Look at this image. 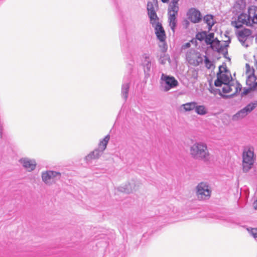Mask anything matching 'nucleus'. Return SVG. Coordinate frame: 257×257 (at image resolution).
<instances>
[{"instance_id": "f257e3e1", "label": "nucleus", "mask_w": 257, "mask_h": 257, "mask_svg": "<svg viewBox=\"0 0 257 257\" xmlns=\"http://www.w3.org/2000/svg\"><path fill=\"white\" fill-rule=\"evenodd\" d=\"M257 25V7L251 6L248 8L247 13H241L236 20L231 22V25L236 29L241 28L243 25L252 26Z\"/></svg>"}, {"instance_id": "f03ea898", "label": "nucleus", "mask_w": 257, "mask_h": 257, "mask_svg": "<svg viewBox=\"0 0 257 257\" xmlns=\"http://www.w3.org/2000/svg\"><path fill=\"white\" fill-rule=\"evenodd\" d=\"M190 155L194 159L202 160L205 162H209L210 160V154L205 143H195L190 147Z\"/></svg>"}, {"instance_id": "7ed1b4c3", "label": "nucleus", "mask_w": 257, "mask_h": 257, "mask_svg": "<svg viewBox=\"0 0 257 257\" xmlns=\"http://www.w3.org/2000/svg\"><path fill=\"white\" fill-rule=\"evenodd\" d=\"M255 159L254 148L252 146L244 147L242 153V166L243 172H248L253 165Z\"/></svg>"}, {"instance_id": "20e7f679", "label": "nucleus", "mask_w": 257, "mask_h": 257, "mask_svg": "<svg viewBox=\"0 0 257 257\" xmlns=\"http://www.w3.org/2000/svg\"><path fill=\"white\" fill-rule=\"evenodd\" d=\"M42 181L47 185H51L60 179L61 173L54 171L48 170L42 172Z\"/></svg>"}, {"instance_id": "39448f33", "label": "nucleus", "mask_w": 257, "mask_h": 257, "mask_svg": "<svg viewBox=\"0 0 257 257\" xmlns=\"http://www.w3.org/2000/svg\"><path fill=\"white\" fill-rule=\"evenodd\" d=\"M161 80L163 81L162 85L163 86L164 91L166 92L176 87L178 85V82L174 77L167 75L164 73L161 75Z\"/></svg>"}, {"instance_id": "423d86ee", "label": "nucleus", "mask_w": 257, "mask_h": 257, "mask_svg": "<svg viewBox=\"0 0 257 257\" xmlns=\"http://www.w3.org/2000/svg\"><path fill=\"white\" fill-rule=\"evenodd\" d=\"M196 190L199 200H206L210 197L211 191L207 183L201 182L197 186Z\"/></svg>"}, {"instance_id": "0eeeda50", "label": "nucleus", "mask_w": 257, "mask_h": 257, "mask_svg": "<svg viewBox=\"0 0 257 257\" xmlns=\"http://www.w3.org/2000/svg\"><path fill=\"white\" fill-rule=\"evenodd\" d=\"M257 106V103L251 102L248 104L242 109L237 111L232 116L233 121H237L245 117L248 113L251 112Z\"/></svg>"}, {"instance_id": "6e6552de", "label": "nucleus", "mask_w": 257, "mask_h": 257, "mask_svg": "<svg viewBox=\"0 0 257 257\" xmlns=\"http://www.w3.org/2000/svg\"><path fill=\"white\" fill-rule=\"evenodd\" d=\"M131 80L130 76L124 77L121 87L120 95L124 102H125L128 97Z\"/></svg>"}, {"instance_id": "1a4fd4ad", "label": "nucleus", "mask_w": 257, "mask_h": 257, "mask_svg": "<svg viewBox=\"0 0 257 257\" xmlns=\"http://www.w3.org/2000/svg\"><path fill=\"white\" fill-rule=\"evenodd\" d=\"M155 28V34L157 38L160 40V42L163 43V51H166L167 50L166 45L165 44L166 40V34L165 31L162 27L161 23H158L154 27Z\"/></svg>"}, {"instance_id": "9d476101", "label": "nucleus", "mask_w": 257, "mask_h": 257, "mask_svg": "<svg viewBox=\"0 0 257 257\" xmlns=\"http://www.w3.org/2000/svg\"><path fill=\"white\" fill-rule=\"evenodd\" d=\"M219 73L217 74V79L214 82L216 87H220L225 83H230V77L226 74H222L221 66L219 67Z\"/></svg>"}, {"instance_id": "9b49d317", "label": "nucleus", "mask_w": 257, "mask_h": 257, "mask_svg": "<svg viewBox=\"0 0 257 257\" xmlns=\"http://www.w3.org/2000/svg\"><path fill=\"white\" fill-rule=\"evenodd\" d=\"M142 65L144 68V73L146 76H150L152 71V59L147 54H144L142 56Z\"/></svg>"}, {"instance_id": "f8f14e48", "label": "nucleus", "mask_w": 257, "mask_h": 257, "mask_svg": "<svg viewBox=\"0 0 257 257\" xmlns=\"http://www.w3.org/2000/svg\"><path fill=\"white\" fill-rule=\"evenodd\" d=\"M237 36L241 44L245 47H247V45L245 44L246 39L251 36V31L248 29L244 28L243 29L238 30L236 32Z\"/></svg>"}, {"instance_id": "ddd939ff", "label": "nucleus", "mask_w": 257, "mask_h": 257, "mask_svg": "<svg viewBox=\"0 0 257 257\" xmlns=\"http://www.w3.org/2000/svg\"><path fill=\"white\" fill-rule=\"evenodd\" d=\"M19 162L23 167L29 172L34 170L36 167L37 163L34 160H31L28 158H22Z\"/></svg>"}, {"instance_id": "4468645a", "label": "nucleus", "mask_w": 257, "mask_h": 257, "mask_svg": "<svg viewBox=\"0 0 257 257\" xmlns=\"http://www.w3.org/2000/svg\"><path fill=\"white\" fill-rule=\"evenodd\" d=\"M187 15L188 18L193 23H199L201 20L200 12L194 8L190 9L187 13Z\"/></svg>"}, {"instance_id": "2eb2a0df", "label": "nucleus", "mask_w": 257, "mask_h": 257, "mask_svg": "<svg viewBox=\"0 0 257 257\" xmlns=\"http://www.w3.org/2000/svg\"><path fill=\"white\" fill-rule=\"evenodd\" d=\"M179 0H172L171 2L168 7V14L178 15L179 10Z\"/></svg>"}, {"instance_id": "dca6fc26", "label": "nucleus", "mask_w": 257, "mask_h": 257, "mask_svg": "<svg viewBox=\"0 0 257 257\" xmlns=\"http://www.w3.org/2000/svg\"><path fill=\"white\" fill-rule=\"evenodd\" d=\"M102 154L103 153L102 152V151H100L99 149H96L86 156L85 160L87 162H89L92 160L98 159Z\"/></svg>"}, {"instance_id": "f3484780", "label": "nucleus", "mask_w": 257, "mask_h": 257, "mask_svg": "<svg viewBox=\"0 0 257 257\" xmlns=\"http://www.w3.org/2000/svg\"><path fill=\"white\" fill-rule=\"evenodd\" d=\"M168 15L169 26L170 27L171 29L173 31V33H174L175 32L176 27L177 26V16L178 15L168 14Z\"/></svg>"}, {"instance_id": "a211bd4d", "label": "nucleus", "mask_w": 257, "mask_h": 257, "mask_svg": "<svg viewBox=\"0 0 257 257\" xmlns=\"http://www.w3.org/2000/svg\"><path fill=\"white\" fill-rule=\"evenodd\" d=\"M135 187V185H134V183H129L127 184H125L123 186H120L118 188V190L121 192L128 194L133 192L134 190H136Z\"/></svg>"}, {"instance_id": "6ab92c4d", "label": "nucleus", "mask_w": 257, "mask_h": 257, "mask_svg": "<svg viewBox=\"0 0 257 257\" xmlns=\"http://www.w3.org/2000/svg\"><path fill=\"white\" fill-rule=\"evenodd\" d=\"M110 139V136L109 135H106L104 138L101 140L99 143L98 147L97 148L99 149L100 151H102V152L103 153V151L106 148L108 142Z\"/></svg>"}, {"instance_id": "aec40b11", "label": "nucleus", "mask_w": 257, "mask_h": 257, "mask_svg": "<svg viewBox=\"0 0 257 257\" xmlns=\"http://www.w3.org/2000/svg\"><path fill=\"white\" fill-rule=\"evenodd\" d=\"M196 104L197 102L192 101L182 104L181 107L185 111H190L194 109L195 110Z\"/></svg>"}, {"instance_id": "412c9836", "label": "nucleus", "mask_w": 257, "mask_h": 257, "mask_svg": "<svg viewBox=\"0 0 257 257\" xmlns=\"http://www.w3.org/2000/svg\"><path fill=\"white\" fill-rule=\"evenodd\" d=\"M148 15L150 19V24L153 27H154L155 25L158 23H160L159 22V18L156 14V12H151L149 14H148Z\"/></svg>"}, {"instance_id": "4be33fe9", "label": "nucleus", "mask_w": 257, "mask_h": 257, "mask_svg": "<svg viewBox=\"0 0 257 257\" xmlns=\"http://www.w3.org/2000/svg\"><path fill=\"white\" fill-rule=\"evenodd\" d=\"M204 21L208 26V30L210 31L212 26L214 25L213 17L211 15H207L204 17Z\"/></svg>"}, {"instance_id": "5701e85b", "label": "nucleus", "mask_w": 257, "mask_h": 257, "mask_svg": "<svg viewBox=\"0 0 257 257\" xmlns=\"http://www.w3.org/2000/svg\"><path fill=\"white\" fill-rule=\"evenodd\" d=\"M195 112L200 115H204L207 114L208 110L207 108L203 105H196L195 109Z\"/></svg>"}, {"instance_id": "b1692460", "label": "nucleus", "mask_w": 257, "mask_h": 257, "mask_svg": "<svg viewBox=\"0 0 257 257\" xmlns=\"http://www.w3.org/2000/svg\"><path fill=\"white\" fill-rule=\"evenodd\" d=\"M214 34L213 33L207 34V32H206V37L204 40L205 43L207 45H210L212 49H214V46L213 45V39L214 38Z\"/></svg>"}, {"instance_id": "393cba45", "label": "nucleus", "mask_w": 257, "mask_h": 257, "mask_svg": "<svg viewBox=\"0 0 257 257\" xmlns=\"http://www.w3.org/2000/svg\"><path fill=\"white\" fill-rule=\"evenodd\" d=\"M233 87L236 88L235 86L231 85V83L226 84L225 83L224 84V86L222 88V92L225 93L230 92L232 90Z\"/></svg>"}, {"instance_id": "a878e982", "label": "nucleus", "mask_w": 257, "mask_h": 257, "mask_svg": "<svg viewBox=\"0 0 257 257\" xmlns=\"http://www.w3.org/2000/svg\"><path fill=\"white\" fill-rule=\"evenodd\" d=\"M206 37V31H202L198 33L196 35V38L200 41H202L205 40Z\"/></svg>"}, {"instance_id": "bb28decb", "label": "nucleus", "mask_w": 257, "mask_h": 257, "mask_svg": "<svg viewBox=\"0 0 257 257\" xmlns=\"http://www.w3.org/2000/svg\"><path fill=\"white\" fill-rule=\"evenodd\" d=\"M204 61L205 67L207 69H211L212 66H213L212 62L209 59L208 57L207 56L204 55Z\"/></svg>"}, {"instance_id": "cd10ccee", "label": "nucleus", "mask_w": 257, "mask_h": 257, "mask_svg": "<svg viewBox=\"0 0 257 257\" xmlns=\"http://www.w3.org/2000/svg\"><path fill=\"white\" fill-rule=\"evenodd\" d=\"M169 58V57L166 55L164 53H163L160 57L159 58V62L161 64H165L166 63L167 60Z\"/></svg>"}, {"instance_id": "c85d7f7f", "label": "nucleus", "mask_w": 257, "mask_h": 257, "mask_svg": "<svg viewBox=\"0 0 257 257\" xmlns=\"http://www.w3.org/2000/svg\"><path fill=\"white\" fill-rule=\"evenodd\" d=\"M247 229L252 236L257 239V228H248Z\"/></svg>"}, {"instance_id": "c756f323", "label": "nucleus", "mask_w": 257, "mask_h": 257, "mask_svg": "<svg viewBox=\"0 0 257 257\" xmlns=\"http://www.w3.org/2000/svg\"><path fill=\"white\" fill-rule=\"evenodd\" d=\"M147 11L148 14H149L151 12H156V10H155L154 6L152 2H148L147 4Z\"/></svg>"}, {"instance_id": "7c9ffc66", "label": "nucleus", "mask_w": 257, "mask_h": 257, "mask_svg": "<svg viewBox=\"0 0 257 257\" xmlns=\"http://www.w3.org/2000/svg\"><path fill=\"white\" fill-rule=\"evenodd\" d=\"M247 84L250 87L252 91L255 90L257 89V82H254L252 84H248L247 82Z\"/></svg>"}, {"instance_id": "2f4dec72", "label": "nucleus", "mask_w": 257, "mask_h": 257, "mask_svg": "<svg viewBox=\"0 0 257 257\" xmlns=\"http://www.w3.org/2000/svg\"><path fill=\"white\" fill-rule=\"evenodd\" d=\"M251 91H252V89H251L250 87L249 86V87L248 88H246V89H244L243 91L242 92V95H247L249 93H250L251 92Z\"/></svg>"}, {"instance_id": "473e14b6", "label": "nucleus", "mask_w": 257, "mask_h": 257, "mask_svg": "<svg viewBox=\"0 0 257 257\" xmlns=\"http://www.w3.org/2000/svg\"><path fill=\"white\" fill-rule=\"evenodd\" d=\"M214 46V50H216L217 52H220L222 50V47H220V46L217 47V43H213Z\"/></svg>"}, {"instance_id": "72a5a7b5", "label": "nucleus", "mask_w": 257, "mask_h": 257, "mask_svg": "<svg viewBox=\"0 0 257 257\" xmlns=\"http://www.w3.org/2000/svg\"><path fill=\"white\" fill-rule=\"evenodd\" d=\"M213 43H217V47L220 46V41L217 39V38L213 39Z\"/></svg>"}, {"instance_id": "f704fd0d", "label": "nucleus", "mask_w": 257, "mask_h": 257, "mask_svg": "<svg viewBox=\"0 0 257 257\" xmlns=\"http://www.w3.org/2000/svg\"><path fill=\"white\" fill-rule=\"evenodd\" d=\"M163 3H167L169 2V0H161Z\"/></svg>"}, {"instance_id": "c9c22d12", "label": "nucleus", "mask_w": 257, "mask_h": 257, "mask_svg": "<svg viewBox=\"0 0 257 257\" xmlns=\"http://www.w3.org/2000/svg\"><path fill=\"white\" fill-rule=\"evenodd\" d=\"M246 69L247 70H248V69H249L250 68V67H249V65L248 64H246Z\"/></svg>"}, {"instance_id": "e433bc0d", "label": "nucleus", "mask_w": 257, "mask_h": 257, "mask_svg": "<svg viewBox=\"0 0 257 257\" xmlns=\"http://www.w3.org/2000/svg\"><path fill=\"white\" fill-rule=\"evenodd\" d=\"M190 46V43H186V47L187 48H188V47H189Z\"/></svg>"}, {"instance_id": "4c0bfd02", "label": "nucleus", "mask_w": 257, "mask_h": 257, "mask_svg": "<svg viewBox=\"0 0 257 257\" xmlns=\"http://www.w3.org/2000/svg\"><path fill=\"white\" fill-rule=\"evenodd\" d=\"M227 54H228V52H227V51H226V52L224 54V57L226 58V56L227 55Z\"/></svg>"}, {"instance_id": "58836bf2", "label": "nucleus", "mask_w": 257, "mask_h": 257, "mask_svg": "<svg viewBox=\"0 0 257 257\" xmlns=\"http://www.w3.org/2000/svg\"><path fill=\"white\" fill-rule=\"evenodd\" d=\"M223 69H224V71L225 72H227V70L226 67H224Z\"/></svg>"}, {"instance_id": "ea45409f", "label": "nucleus", "mask_w": 257, "mask_h": 257, "mask_svg": "<svg viewBox=\"0 0 257 257\" xmlns=\"http://www.w3.org/2000/svg\"><path fill=\"white\" fill-rule=\"evenodd\" d=\"M130 46V44H128L127 47H129Z\"/></svg>"}, {"instance_id": "a19ab883", "label": "nucleus", "mask_w": 257, "mask_h": 257, "mask_svg": "<svg viewBox=\"0 0 257 257\" xmlns=\"http://www.w3.org/2000/svg\"><path fill=\"white\" fill-rule=\"evenodd\" d=\"M127 41L128 43H129V39H127Z\"/></svg>"}]
</instances>
